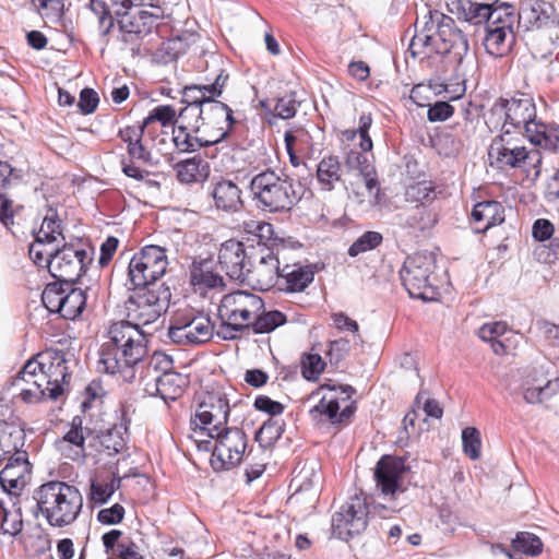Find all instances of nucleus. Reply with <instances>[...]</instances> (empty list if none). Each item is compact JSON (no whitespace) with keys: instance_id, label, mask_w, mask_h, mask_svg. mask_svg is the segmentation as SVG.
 <instances>
[{"instance_id":"obj_1","label":"nucleus","mask_w":559,"mask_h":559,"mask_svg":"<svg viewBox=\"0 0 559 559\" xmlns=\"http://www.w3.org/2000/svg\"><path fill=\"white\" fill-rule=\"evenodd\" d=\"M107 336L99 352L98 369L133 382L147 355L144 332L130 321H118L109 326Z\"/></svg>"},{"instance_id":"obj_2","label":"nucleus","mask_w":559,"mask_h":559,"mask_svg":"<svg viewBox=\"0 0 559 559\" xmlns=\"http://www.w3.org/2000/svg\"><path fill=\"white\" fill-rule=\"evenodd\" d=\"M35 501L34 514L38 512L53 527H63L72 524L79 516L83 507V497L80 490L64 481L51 480L37 487L33 492Z\"/></svg>"},{"instance_id":"obj_3","label":"nucleus","mask_w":559,"mask_h":559,"mask_svg":"<svg viewBox=\"0 0 559 559\" xmlns=\"http://www.w3.org/2000/svg\"><path fill=\"white\" fill-rule=\"evenodd\" d=\"M249 190L257 209L269 213L288 212L300 200L294 189L293 179L282 178L272 169L253 176Z\"/></svg>"},{"instance_id":"obj_4","label":"nucleus","mask_w":559,"mask_h":559,"mask_svg":"<svg viewBox=\"0 0 559 559\" xmlns=\"http://www.w3.org/2000/svg\"><path fill=\"white\" fill-rule=\"evenodd\" d=\"M489 165L499 170L522 169L527 177L537 178L540 174L542 152L538 148L527 150L511 133H501L490 143L488 148Z\"/></svg>"},{"instance_id":"obj_5","label":"nucleus","mask_w":559,"mask_h":559,"mask_svg":"<svg viewBox=\"0 0 559 559\" xmlns=\"http://www.w3.org/2000/svg\"><path fill=\"white\" fill-rule=\"evenodd\" d=\"M170 288L165 284L134 287L126 301L127 321L139 328L155 322L169 307Z\"/></svg>"},{"instance_id":"obj_6","label":"nucleus","mask_w":559,"mask_h":559,"mask_svg":"<svg viewBox=\"0 0 559 559\" xmlns=\"http://www.w3.org/2000/svg\"><path fill=\"white\" fill-rule=\"evenodd\" d=\"M435 269V258L428 253H416L405 260L400 275L412 298L437 300L439 292L432 276Z\"/></svg>"},{"instance_id":"obj_7","label":"nucleus","mask_w":559,"mask_h":559,"mask_svg":"<svg viewBox=\"0 0 559 559\" xmlns=\"http://www.w3.org/2000/svg\"><path fill=\"white\" fill-rule=\"evenodd\" d=\"M206 436L215 440L210 461L213 469H230L240 464L248 445L247 436L241 429L237 427H224L218 430L209 428Z\"/></svg>"},{"instance_id":"obj_8","label":"nucleus","mask_w":559,"mask_h":559,"mask_svg":"<svg viewBox=\"0 0 559 559\" xmlns=\"http://www.w3.org/2000/svg\"><path fill=\"white\" fill-rule=\"evenodd\" d=\"M168 259L159 246H145L134 253L129 262L128 276L134 287L159 285L158 280L166 273Z\"/></svg>"},{"instance_id":"obj_9","label":"nucleus","mask_w":559,"mask_h":559,"mask_svg":"<svg viewBox=\"0 0 559 559\" xmlns=\"http://www.w3.org/2000/svg\"><path fill=\"white\" fill-rule=\"evenodd\" d=\"M47 269L50 275L64 284H73L92 262L88 252L74 245L64 243L55 251H47Z\"/></svg>"},{"instance_id":"obj_10","label":"nucleus","mask_w":559,"mask_h":559,"mask_svg":"<svg viewBox=\"0 0 559 559\" xmlns=\"http://www.w3.org/2000/svg\"><path fill=\"white\" fill-rule=\"evenodd\" d=\"M229 106L222 102H206L203 108L199 109L191 120L194 119L193 131L202 133L215 144L226 139L236 123Z\"/></svg>"},{"instance_id":"obj_11","label":"nucleus","mask_w":559,"mask_h":559,"mask_svg":"<svg viewBox=\"0 0 559 559\" xmlns=\"http://www.w3.org/2000/svg\"><path fill=\"white\" fill-rule=\"evenodd\" d=\"M417 32L431 34L452 48L453 60L461 66L468 51V40L464 33L455 26L452 17L439 12L428 11Z\"/></svg>"},{"instance_id":"obj_12","label":"nucleus","mask_w":559,"mask_h":559,"mask_svg":"<svg viewBox=\"0 0 559 559\" xmlns=\"http://www.w3.org/2000/svg\"><path fill=\"white\" fill-rule=\"evenodd\" d=\"M368 503L366 497L354 495L332 515V535L348 540L362 533L368 524Z\"/></svg>"},{"instance_id":"obj_13","label":"nucleus","mask_w":559,"mask_h":559,"mask_svg":"<svg viewBox=\"0 0 559 559\" xmlns=\"http://www.w3.org/2000/svg\"><path fill=\"white\" fill-rule=\"evenodd\" d=\"M508 128L510 133L524 134L534 144L546 140V126L537 122L536 108L532 98L521 97L508 99Z\"/></svg>"},{"instance_id":"obj_14","label":"nucleus","mask_w":559,"mask_h":559,"mask_svg":"<svg viewBox=\"0 0 559 559\" xmlns=\"http://www.w3.org/2000/svg\"><path fill=\"white\" fill-rule=\"evenodd\" d=\"M321 390H326L329 393L323 394L319 403L310 409L312 419L322 420L325 417L333 424H341L354 414L356 406L353 401L340 411L341 401L347 402L355 393L353 386L324 384L321 386Z\"/></svg>"},{"instance_id":"obj_15","label":"nucleus","mask_w":559,"mask_h":559,"mask_svg":"<svg viewBox=\"0 0 559 559\" xmlns=\"http://www.w3.org/2000/svg\"><path fill=\"white\" fill-rule=\"evenodd\" d=\"M263 308L264 302L260 296L237 290L222 298L218 306V318L234 321L249 330L251 319Z\"/></svg>"},{"instance_id":"obj_16","label":"nucleus","mask_w":559,"mask_h":559,"mask_svg":"<svg viewBox=\"0 0 559 559\" xmlns=\"http://www.w3.org/2000/svg\"><path fill=\"white\" fill-rule=\"evenodd\" d=\"M409 473L405 459L395 455H382L373 469L376 488L384 497H395L406 490L405 478Z\"/></svg>"},{"instance_id":"obj_17","label":"nucleus","mask_w":559,"mask_h":559,"mask_svg":"<svg viewBox=\"0 0 559 559\" xmlns=\"http://www.w3.org/2000/svg\"><path fill=\"white\" fill-rule=\"evenodd\" d=\"M249 269L246 283L254 284L261 290H269L281 277L280 259L265 243L252 247Z\"/></svg>"},{"instance_id":"obj_18","label":"nucleus","mask_w":559,"mask_h":559,"mask_svg":"<svg viewBox=\"0 0 559 559\" xmlns=\"http://www.w3.org/2000/svg\"><path fill=\"white\" fill-rule=\"evenodd\" d=\"M253 246H245L243 242L229 239L219 247L217 259L222 271L231 280L246 283Z\"/></svg>"},{"instance_id":"obj_19","label":"nucleus","mask_w":559,"mask_h":559,"mask_svg":"<svg viewBox=\"0 0 559 559\" xmlns=\"http://www.w3.org/2000/svg\"><path fill=\"white\" fill-rule=\"evenodd\" d=\"M229 404L224 393L212 392L200 403L192 424L200 433H209V428L222 429L228 421Z\"/></svg>"},{"instance_id":"obj_20","label":"nucleus","mask_w":559,"mask_h":559,"mask_svg":"<svg viewBox=\"0 0 559 559\" xmlns=\"http://www.w3.org/2000/svg\"><path fill=\"white\" fill-rule=\"evenodd\" d=\"M518 21L519 25L526 31L559 28V12L550 1L524 0Z\"/></svg>"},{"instance_id":"obj_21","label":"nucleus","mask_w":559,"mask_h":559,"mask_svg":"<svg viewBox=\"0 0 559 559\" xmlns=\"http://www.w3.org/2000/svg\"><path fill=\"white\" fill-rule=\"evenodd\" d=\"M523 399L528 404H540L559 392V378L549 379L543 372L534 371L522 382Z\"/></svg>"},{"instance_id":"obj_22","label":"nucleus","mask_w":559,"mask_h":559,"mask_svg":"<svg viewBox=\"0 0 559 559\" xmlns=\"http://www.w3.org/2000/svg\"><path fill=\"white\" fill-rule=\"evenodd\" d=\"M31 473V465L25 451H17L12 455L0 472V484L4 491L22 489L26 484V477Z\"/></svg>"},{"instance_id":"obj_23","label":"nucleus","mask_w":559,"mask_h":559,"mask_svg":"<svg viewBox=\"0 0 559 559\" xmlns=\"http://www.w3.org/2000/svg\"><path fill=\"white\" fill-rule=\"evenodd\" d=\"M91 429L83 426V419L74 416L70 429L62 439L57 441L58 449L67 457L76 461L85 457V440L91 435Z\"/></svg>"},{"instance_id":"obj_24","label":"nucleus","mask_w":559,"mask_h":559,"mask_svg":"<svg viewBox=\"0 0 559 559\" xmlns=\"http://www.w3.org/2000/svg\"><path fill=\"white\" fill-rule=\"evenodd\" d=\"M210 194L218 211L234 214L243 209L242 191L233 180L221 179L213 183Z\"/></svg>"},{"instance_id":"obj_25","label":"nucleus","mask_w":559,"mask_h":559,"mask_svg":"<svg viewBox=\"0 0 559 559\" xmlns=\"http://www.w3.org/2000/svg\"><path fill=\"white\" fill-rule=\"evenodd\" d=\"M189 384V378L176 371L156 374L154 383L145 382V391L151 395H158L164 401L179 399Z\"/></svg>"},{"instance_id":"obj_26","label":"nucleus","mask_w":559,"mask_h":559,"mask_svg":"<svg viewBox=\"0 0 559 559\" xmlns=\"http://www.w3.org/2000/svg\"><path fill=\"white\" fill-rule=\"evenodd\" d=\"M190 283L197 289H216L225 287L224 277L216 272L215 261L211 258L194 260L190 266Z\"/></svg>"},{"instance_id":"obj_27","label":"nucleus","mask_w":559,"mask_h":559,"mask_svg":"<svg viewBox=\"0 0 559 559\" xmlns=\"http://www.w3.org/2000/svg\"><path fill=\"white\" fill-rule=\"evenodd\" d=\"M162 16L163 11L157 5H151L150 10H139L136 14L133 15L129 25H126L127 31L123 34L122 40L128 43L131 41L134 37L148 35L157 25V21L162 19Z\"/></svg>"},{"instance_id":"obj_28","label":"nucleus","mask_w":559,"mask_h":559,"mask_svg":"<svg viewBox=\"0 0 559 559\" xmlns=\"http://www.w3.org/2000/svg\"><path fill=\"white\" fill-rule=\"evenodd\" d=\"M127 152L129 159H121L122 173L127 177L133 178L138 181L143 180L147 171L141 169L139 166H136L135 163L138 162L147 166L156 165L152 153L144 146L142 140L130 146H127Z\"/></svg>"},{"instance_id":"obj_29","label":"nucleus","mask_w":559,"mask_h":559,"mask_svg":"<svg viewBox=\"0 0 559 559\" xmlns=\"http://www.w3.org/2000/svg\"><path fill=\"white\" fill-rule=\"evenodd\" d=\"M314 270L311 265L299 263L285 264L281 270L280 280L283 281V287L290 293L305 290L313 281Z\"/></svg>"},{"instance_id":"obj_30","label":"nucleus","mask_w":559,"mask_h":559,"mask_svg":"<svg viewBox=\"0 0 559 559\" xmlns=\"http://www.w3.org/2000/svg\"><path fill=\"white\" fill-rule=\"evenodd\" d=\"M408 51L416 58H429L433 53L448 55L453 59L452 48L445 45L442 40H438V37L425 32H416L413 36Z\"/></svg>"},{"instance_id":"obj_31","label":"nucleus","mask_w":559,"mask_h":559,"mask_svg":"<svg viewBox=\"0 0 559 559\" xmlns=\"http://www.w3.org/2000/svg\"><path fill=\"white\" fill-rule=\"evenodd\" d=\"M472 217L475 223L481 224L477 231H486L504 222V209L498 201H483L474 205Z\"/></svg>"},{"instance_id":"obj_32","label":"nucleus","mask_w":559,"mask_h":559,"mask_svg":"<svg viewBox=\"0 0 559 559\" xmlns=\"http://www.w3.org/2000/svg\"><path fill=\"white\" fill-rule=\"evenodd\" d=\"M174 169L177 180L183 185L205 181L210 175L209 164L197 156L178 162Z\"/></svg>"},{"instance_id":"obj_33","label":"nucleus","mask_w":559,"mask_h":559,"mask_svg":"<svg viewBox=\"0 0 559 559\" xmlns=\"http://www.w3.org/2000/svg\"><path fill=\"white\" fill-rule=\"evenodd\" d=\"M452 5L453 9L451 11L456 13L460 19L478 25L490 19L493 4L481 0H455L452 2Z\"/></svg>"},{"instance_id":"obj_34","label":"nucleus","mask_w":559,"mask_h":559,"mask_svg":"<svg viewBox=\"0 0 559 559\" xmlns=\"http://www.w3.org/2000/svg\"><path fill=\"white\" fill-rule=\"evenodd\" d=\"M173 142L175 147L181 153L197 152L203 146L215 144V140H210L202 133H195L193 131V124L190 128L186 126L174 128Z\"/></svg>"},{"instance_id":"obj_35","label":"nucleus","mask_w":559,"mask_h":559,"mask_svg":"<svg viewBox=\"0 0 559 559\" xmlns=\"http://www.w3.org/2000/svg\"><path fill=\"white\" fill-rule=\"evenodd\" d=\"M487 34L484 40L486 51L495 58L504 57L511 50L515 43L513 31L497 28L486 29Z\"/></svg>"},{"instance_id":"obj_36","label":"nucleus","mask_w":559,"mask_h":559,"mask_svg":"<svg viewBox=\"0 0 559 559\" xmlns=\"http://www.w3.org/2000/svg\"><path fill=\"white\" fill-rule=\"evenodd\" d=\"M173 358L162 352H155L152 356H145L143 364L138 371L140 381L145 384L148 380L154 378L156 374H164L173 371Z\"/></svg>"},{"instance_id":"obj_37","label":"nucleus","mask_w":559,"mask_h":559,"mask_svg":"<svg viewBox=\"0 0 559 559\" xmlns=\"http://www.w3.org/2000/svg\"><path fill=\"white\" fill-rule=\"evenodd\" d=\"M15 179L11 165L0 162V222L8 229L13 225L14 211L12 210V201L4 197V192Z\"/></svg>"},{"instance_id":"obj_38","label":"nucleus","mask_w":559,"mask_h":559,"mask_svg":"<svg viewBox=\"0 0 559 559\" xmlns=\"http://www.w3.org/2000/svg\"><path fill=\"white\" fill-rule=\"evenodd\" d=\"M342 168L337 156L329 155L323 157L317 166V179L321 189L331 191L335 183L341 181Z\"/></svg>"},{"instance_id":"obj_39","label":"nucleus","mask_w":559,"mask_h":559,"mask_svg":"<svg viewBox=\"0 0 559 559\" xmlns=\"http://www.w3.org/2000/svg\"><path fill=\"white\" fill-rule=\"evenodd\" d=\"M67 292L60 305L59 314L66 320H74L85 309L86 293L81 288L72 287V284H66Z\"/></svg>"},{"instance_id":"obj_40","label":"nucleus","mask_w":559,"mask_h":559,"mask_svg":"<svg viewBox=\"0 0 559 559\" xmlns=\"http://www.w3.org/2000/svg\"><path fill=\"white\" fill-rule=\"evenodd\" d=\"M286 322V317L278 310L258 311L250 321V329L254 334H264L274 331Z\"/></svg>"},{"instance_id":"obj_41","label":"nucleus","mask_w":559,"mask_h":559,"mask_svg":"<svg viewBox=\"0 0 559 559\" xmlns=\"http://www.w3.org/2000/svg\"><path fill=\"white\" fill-rule=\"evenodd\" d=\"M198 84L186 85L182 90V100L187 106L179 112L181 121H190L191 117L199 112L205 105L204 94L201 93Z\"/></svg>"},{"instance_id":"obj_42","label":"nucleus","mask_w":559,"mask_h":559,"mask_svg":"<svg viewBox=\"0 0 559 559\" xmlns=\"http://www.w3.org/2000/svg\"><path fill=\"white\" fill-rule=\"evenodd\" d=\"M185 322L193 345L205 343L212 338L214 326L209 317H193L185 319Z\"/></svg>"},{"instance_id":"obj_43","label":"nucleus","mask_w":559,"mask_h":559,"mask_svg":"<svg viewBox=\"0 0 559 559\" xmlns=\"http://www.w3.org/2000/svg\"><path fill=\"white\" fill-rule=\"evenodd\" d=\"M514 550L531 557H537L543 552L544 544L542 539L530 532H518L511 540Z\"/></svg>"},{"instance_id":"obj_44","label":"nucleus","mask_w":559,"mask_h":559,"mask_svg":"<svg viewBox=\"0 0 559 559\" xmlns=\"http://www.w3.org/2000/svg\"><path fill=\"white\" fill-rule=\"evenodd\" d=\"M119 487L120 479L111 478L108 481L93 479L91 481L88 499L95 506L105 504Z\"/></svg>"},{"instance_id":"obj_45","label":"nucleus","mask_w":559,"mask_h":559,"mask_svg":"<svg viewBox=\"0 0 559 559\" xmlns=\"http://www.w3.org/2000/svg\"><path fill=\"white\" fill-rule=\"evenodd\" d=\"M59 237L64 240L61 231V221L58 218L56 213L46 215L43 219L40 228L35 233L36 241L51 245L57 242Z\"/></svg>"},{"instance_id":"obj_46","label":"nucleus","mask_w":559,"mask_h":559,"mask_svg":"<svg viewBox=\"0 0 559 559\" xmlns=\"http://www.w3.org/2000/svg\"><path fill=\"white\" fill-rule=\"evenodd\" d=\"M515 15L513 8L509 4H501L491 8L490 19L486 21V29L493 28L495 26L504 31H513Z\"/></svg>"},{"instance_id":"obj_47","label":"nucleus","mask_w":559,"mask_h":559,"mask_svg":"<svg viewBox=\"0 0 559 559\" xmlns=\"http://www.w3.org/2000/svg\"><path fill=\"white\" fill-rule=\"evenodd\" d=\"M67 292V285L62 282L49 283L41 294V301L49 312L59 313L60 305Z\"/></svg>"},{"instance_id":"obj_48","label":"nucleus","mask_w":559,"mask_h":559,"mask_svg":"<svg viewBox=\"0 0 559 559\" xmlns=\"http://www.w3.org/2000/svg\"><path fill=\"white\" fill-rule=\"evenodd\" d=\"M23 528L21 509L11 511L0 500V531L11 536L17 535Z\"/></svg>"},{"instance_id":"obj_49","label":"nucleus","mask_w":559,"mask_h":559,"mask_svg":"<svg viewBox=\"0 0 559 559\" xmlns=\"http://www.w3.org/2000/svg\"><path fill=\"white\" fill-rule=\"evenodd\" d=\"M383 241V236L373 230L365 231L360 235L348 248L349 257H357L367 251L373 250L379 247Z\"/></svg>"},{"instance_id":"obj_50","label":"nucleus","mask_w":559,"mask_h":559,"mask_svg":"<svg viewBox=\"0 0 559 559\" xmlns=\"http://www.w3.org/2000/svg\"><path fill=\"white\" fill-rule=\"evenodd\" d=\"M508 99L500 98L498 99L487 115V122L493 128H498L501 126V133H510V128H508Z\"/></svg>"},{"instance_id":"obj_51","label":"nucleus","mask_w":559,"mask_h":559,"mask_svg":"<svg viewBox=\"0 0 559 559\" xmlns=\"http://www.w3.org/2000/svg\"><path fill=\"white\" fill-rule=\"evenodd\" d=\"M228 80L229 74L226 72V70L219 69L212 83L198 84L200 90H202L201 93L204 94L205 103L218 102L216 98L222 95Z\"/></svg>"},{"instance_id":"obj_52","label":"nucleus","mask_w":559,"mask_h":559,"mask_svg":"<svg viewBox=\"0 0 559 559\" xmlns=\"http://www.w3.org/2000/svg\"><path fill=\"white\" fill-rule=\"evenodd\" d=\"M242 229L246 234L257 238V246H259L260 243H265V241L270 240L273 235V225L264 221H245L242 223Z\"/></svg>"},{"instance_id":"obj_53","label":"nucleus","mask_w":559,"mask_h":559,"mask_svg":"<svg viewBox=\"0 0 559 559\" xmlns=\"http://www.w3.org/2000/svg\"><path fill=\"white\" fill-rule=\"evenodd\" d=\"M88 7L98 16L102 35H107L114 26V17L109 4L104 0H90Z\"/></svg>"},{"instance_id":"obj_54","label":"nucleus","mask_w":559,"mask_h":559,"mask_svg":"<svg viewBox=\"0 0 559 559\" xmlns=\"http://www.w3.org/2000/svg\"><path fill=\"white\" fill-rule=\"evenodd\" d=\"M324 367L325 362L319 354H305L301 358V373L309 381L318 380Z\"/></svg>"},{"instance_id":"obj_55","label":"nucleus","mask_w":559,"mask_h":559,"mask_svg":"<svg viewBox=\"0 0 559 559\" xmlns=\"http://www.w3.org/2000/svg\"><path fill=\"white\" fill-rule=\"evenodd\" d=\"M463 451L471 460L480 456L481 440L479 431L474 427H466L462 431Z\"/></svg>"},{"instance_id":"obj_56","label":"nucleus","mask_w":559,"mask_h":559,"mask_svg":"<svg viewBox=\"0 0 559 559\" xmlns=\"http://www.w3.org/2000/svg\"><path fill=\"white\" fill-rule=\"evenodd\" d=\"M31 382H33V388L45 391L46 396L51 400H57L63 392L62 385L58 382V379L52 381L46 371L39 372L37 378L31 379Z\"/></svg>"},{"instance_id":"obj_57","label":"nucleus","mask_w":559,"mask_h":559,"mask_svg":"<svg viewBox=\"0 0 559 559\" xmlns=\"http://www.w3.org/2000/svg\"><path fill=\"white\" fill-rule=\"evenodd\" d=\"M158 121L163 127L174 124L176 122V110L170 105H160L150 111L144 118V126Z\"/></svg>"},{"instance_id":"obj_58","label":"nucleus","mask_w":559,"mask_h":559,"mask_svg":"<svg viewBox=\"0 0 559 559\" xmlns=\"http://www.w3.org/2000/svg\"><path fill=\"white\" fill-rule=\"evenodd\" d=\"M299 103L295 93H289L280 97L274 107V115L281 119H290L295 117Z\"/></svg>"},{"instance_id":"obj_59","label":"nucleus","mask_w":559,"mask_h":559,"mask_svg":"<svg viewBox=\"0 0 559 559\" xmlns=\"http://www.w3.org/2000/svg\"><path fill=\"white\" fill-rule=\"evenodd\" d=\"M346 165L350 169H356L362 176L374 175V168L370 164L367 155L358 151H350L346 156Z\"/></svg>"},{"instance_id":"obj_60","label":"nucleus","mask_w":559,"mask_h":559,"mask_svg":"<svg viewBox=\"0 0 559 559\" xmlns=\"http://www.w3.org/2000/svg\"><path fill=\"white\" fill-rule=\"evenodd\" d=\"M407 195L416 202H428L436 198V189L431 182L421 181L411 186Z\"/></svg>"},{"instance_id":"obj_61","label":"nucleus","mask_w":559,"mask_h":559,"mask_svg":"<svg viewBox=\"0 0 559 559\" xmlns=\"http://www.w3.org/2000/svg\"><path fill=\"white\" fill-rule=\"evenodd\" d=\"M454 114V107L448 102L438 100L429 105L427 118L430 122H442L451 118Z\"/></svg>"},{"instance_id":"obj_62","label":"nucleus","mask_w":559,"mask_h":559,"mask_svg":"<svg viewBox=\"0 0 559 559\" xmlns=\"http://www.w3.org/2000/svg\"><path fill=\"white\" fill-rule=\"evenodd\" d=\"M168 337L173 343L179 345H193L191 341V336L188 333L187 325L185 319H176L175 323L171 324L168 329Z\"/></svg>"},{"instance_id":"obj_63","label":"nucleus","mask_w":559,"mask_h":559,"mask_svg":"<svg viewBox=\"0 0 559 559\" xmlns=\"http://www.w3.org/2000/svg\"><path fill=\"white\" fill-rule=\"evenodd\" d=\"M124 508L119 503H115L110 508H105L98 511L97 521L106 525L119 524L124 518Z\"/></svg>"},{"instance_id":"obj_64","label":"nucleus","mask_w":559,"mask_h":559,"mask_svg":"<svg viewBox=\"0 0 559 559\" xmlns=\"http://www.w3.org/2000/svg\"><path fill=\"white\" fill-rule=\"evenodd\" d=\"M508 331V324L503 321H495L483 324L478 329V336L483 341H493Z\"/></svg>"}]
</instances>
